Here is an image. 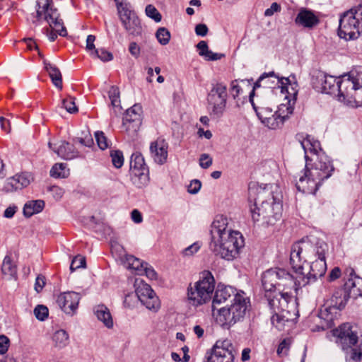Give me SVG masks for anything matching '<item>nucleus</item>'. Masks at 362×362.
I'll return each mask as SVG.
<instances>
[{
  "label": "nucleus",
  "mask_w": 362,
  "mask_h": 362,
  "mask_svg": "<svg viewBox=\"0 0 362 362\" xmlns=\"http://www.w3.org/2000/svg\"><path fill=\"white\" fill-rule=\"evenodd\" d=\"M327 248L325 242H317L313 245L303 238L291 247L290 262L295 275L278 267L263 273L262 283L264 296L272 310V324L277 329H284L286 324L293 323L298 316L296 302L291 291H297L325 275Z\"/></svg>",
  "instance_id": "obj_1"
},
{
  "label": "nucleus",
  "mask_w": 362,
  "mask_h": 362,
  "mask_svg": "<svg viewBox=\"0 0 362 362\" xmlns=\"http://www.w3.org/2000/svg\"><path fill=\"white\" fill-rule=\"evenodd\" d=\"M296 139L304 150L306 161L304 175L299 178L296 188L303 193L315 194L322 182L331 177L334 168L319 141L303 133L297 134Z\"/></svg>",
  "instance_id": "obj_2"
},
{
  "label": "nucleus",
  "mask_w": 362,
  "mask_h": 362,
  "mask_svg": "<svg viewBox=\"0 0 362 362\" xmlns=\"http://www.w3.org/2000/svg\"><path fill=\"white\" fill-rule=\"evenodd\" d=\"M311 83L315 90L334 95L338 100L356 107L362 106V70L336 78L322 71L315 70Z\"/></svg>",
  "instance_id": "obj_3"
},
{
  "label": "nucleus",
  "mask_w": 362,
  "mask_h": 362,
  "mask_svg": "<svg viewBox=\"0 0 362 362\" xmlns=\"http://www.w3.org/2000/svg\"><path fill=\"white\" fill-rule=\"evenodd\" d=\"M209 249L221 258L232 260L244 246L242 234L228 226V219L224 215H216L211 225Z\"/></svg>",
  "instance_id": "obj_4"
},
{
  "label": "nucleus",
  "mask_w": 362,
  "mask_h": 362,
  "mask_svg": "<svg viewBox=\"0 0 362 362\" xmlns=\"http://www.w3.org/2000/svg\"><path fill=\"white\" fill-rule=\"evenodd\" d=\"M335 342L346 354V359L358 361L362 356V351L358 347V335L349 323H344L332 330Z\"/></svg>",
  "instance_id": "obj_5"
},
{
  "label": "nucleus",
  "mask_w": 362,
  "mask_h": 362,
  "mask_svg": "<svg viewBox=\"0 0 362 362\" xmlns=\"http://www.w3.org/2000/svg\"><path fill=\"white\" fill-rule=\"evenodd\" d=\"M249 305V299L238 293L230 305L218 309L216 320L221 327L228 329L244 319Z\"/></svg>",
  "instance_id": "obj_6"
},
{
  "label": "nucleus",
  "mask_w": 362,
  "mask_h": 362,
  "mask_svg": "<svg viewBox=\"0 0 362 362\" xmlns=\"http://www.w3.org/2000/svg\"><path fill=\"white\" fill-rule=\"evenodd\" d=\"M214 291V279L209 272L203 273L202 277L194 286L189 285L187 288V300L190 305L199 306L211 298Z\"/></svg>",
  "instance_id": "obj_7"
},
{
  "label": "nucleus",
  "mask_w": 362,
  "mask_h": 362,
  "mask_svg": "<svg viewBox=\"0 0 362 362\" xmlns=\"http://www.w3.org/2000/svg\"><path fill=\"white\" fill-rule=\"evenodd\" d=\"M362 33V6L344 13L339 19V35L341 38L356 39Z\"/></svg>",
  "instance_id": "obj_8"
},
{
  "label": "nucleus",
  "mask_w": 362,
  "mask_h": 362,
  "mask_svg": "<svg viewBox=\"0 0 362 362\" xmlns=\"http://www.w3.org/2000/svg\"><path fill=\"white\" fill-rule=\"evenodd\" d=\"M248 202L250 204H281L283 194L280 189L272 185L262 187L256 182L248 185Z\"/></svg>",
  "instance_id": "obj_9"
},
{
  "label": "nucleus",
  "mask_w": 362,
  "mask_h": 362,
  "mask_svg": "<svg viewBox=\"0 0 362 362\" xmlns=\"http://www.w3.org/2000/svg\"><path fill=\"white\" fill-rule=\"evenodd\" d=\"M36 18L37 21L45 19L57 34L62 37L67 35V31L64 23L59 18V13L57 8L53 7L52 0H40L36 3Z\"/></svg>",
  "instance_id": "obj_10"
},
{
  "label": "nucleus",
  "mask_w": 362,
  "mask_h": 362,
  "mask_svg": "<svg viewBox=\"0 0 362 362\" xmlns=\"http://www.w3.org/2000/svg\"><path fill=\"white\" fill-rule=\"evenodd\" d=\"M264 87L266 88H280L281 93L295 95L297 93V83H291L289 78L280 77L274 71L263 73L255 83L253 89Z\"/></svg>",
  "instance_id": "obj_11"
},
{
  "label": "nucleus",
  "mask_w": 362,
  "mask_h": 362,
  "mask_svg": "<svg viewBox=\"0 0 362 362\" xmlns=\"http://www.w3.org/2000/svg\"><path fill=\"white\" fill-rule=\"evenodd\" d=\"M250 209L252 220L264 227L274 225L280 218L282 205H253Z\"/></svg>",
  "instance_id": "obj_12"
},
{
  "label": "nucleus",
  "mask_w": 362,
  "mask_h": 362,
  "mask_svg": "<svg viewBox=\"0 0 362 362\" xmlns=\"http://www.w3.org/2000/svg\"><path fill=\"white\" fill-rule=\"evenodd\" d=\"M228 98L227 86L223 83L213 84L207 96L209 109L211 115L220 117L224 112Z\"/></svg>",
  "instance_id": "obj_13"
},
{
  "label": "nucleus",
  "mask_w": 362,
  "mask_h": 362,
  "mask_svg": "<svg viewBox=\"0 0 362 362\" xmlns=\"http://www.w3.org/2000/svg\"><path fill=\"white\" fill-rule=\"evenodd\" d=\"M129 173L131 181L136 187L142 188L148 185L149 181L148 168L141 153L136 152L132 155Z\"/></svg>",
  "instance_id": "obj_14"
},
{
  "label": "nucleus",
  "mask_w": 362,
  "mask_h": 362,
  "mask_svg": "<svg viewBox=\"0 0 362 362\" xmlns=\"http://www.w3.org/2000/svg\"><path fill=\"white\" fill-rule=\"evenodd\" d=\"M235 349L228 339L218 340L214 345L207 362H233Z\"/></svg>",
  "instance_id": "obj_15"
},
{
  "label": "nucleus",
  "mask_w": 362,
  "mask_h": 362,
  "mask_svg": "<svg viewBox=\"0 0 362 362\" xmlns=\"http://www.w3.org/2000/svg\"><path fill=\"white\" fill-rule=\"evenodd\" d=\"M350 298H352V295L350 293V290L346 289L345 283L344 288H339L334 291L330 299V305L325 308L324 310H321L320 317L325 318L328 322L332 321V316H329L331 310H341L345 307Z\"/></svg>",
  "instance_id": "obj_16"
},
{
  "label": "nucleus",
  "mask_w": 362,
  "mask_h": 362,
  "mask_svg": "<svg viewBox=\"0 0 362 362\" xmlns=\"http://www.w3.org/2000/svg\"><path fill=\"white\" fill-rule=\"evenodd\" d=\"M80 300L81 295L78 293L67 291L58 296L57 303L66 314L73 315L78 308Z\"/></svg>",
  "instance_id": "obj_17"
},
{
  "label": "nucleus",
  "mask_w": 362,
  "mask_h": 362,
  "mask_svg": "<svg viewBox=\"0 0 362 362\" xmlns=\"http://www.w3.org/2000/svg\"><path fill=\"white\" fill-rule=\"evenodd\" d=\"M141 107L134 105L126 111L123 117L122 126L129 134L136 133L141 125Z\"/></svg>",
  "instance_id": "obj_18"
},
{
  "label": "nucleus",
  "mask_w": 362,
  "mask_h": 362,
  "mask_svg": "<svg viewBox=\"0 0 362 362\" xmlns=\"http://www.w3.org/2000/svg\"><path fill=\"white\" fill-rule=\"evenodd\" d=\"M49 148L59 157L65 160H71L79 156V152L76 149L74 144L61 141L57 144L49 143Z\"/></svg>",
  "instance_id": "obj_19"
},
{
  "label": "nucleus",
  "mask_w": 362,
  "mask_h": 362,
  "mask_svg": "<svg viewBox=\"0 0 362 362\" xmlns=\"http://www.w3.org/2000/svg\"><path fill=\"white\" fill-rule=\"evenodd\" d=\"M168 143L161 138L151 143L150 152L153 160L160 165L165 163L168 158Z\"/></svg>",
  "instance_id": "obj_20"
},
{
  "label": "nucleus",
  "mask_w": 362,
  "mask_h": 362,
  "mask_svg": "<svg viewBox=\"0 0 362 362\" xmlns=\"http://www.w3.org/2000/svg\"><path fill=\"white\" fill-rule=\"evenodd\" d=\"M31 176L28 173L16 174L8 178L4 185L3 190L12 192L28 187L30 183Z\"/></svg>",
  "instance_id": "obj_21"
},
{
  "label": "nucleus",
  "mask_w": 362,
  "mask_h": 362,
  "mask_svg": "<svg viewBox=\"0 0 362 362\" xmlns=\"http://www.w3.org/2000/svg\"><path fill=\"white\" fill-rule=\"evenodd\" d=\"M344 274L349 277L346 281V288L350 290L352 298L362 297V278L356 275L354 269L351 267L346 269Z\"/></svg>",
  "instance_id": "obj_22"
},
{
  "label": "nucleus",
  "mask_w": 362,
  "mask_h": 362,
  "mask_svg": "<svg viewBox=\"0 0 362 362\" xmlns=\"http://www.w3.org/2000/svg\"><path fill=\"white\" fill-rule=\"evenodd\" d=\"M295 23L298 26L306 28H313L319 23V18L313 11L305 8L299 10L296 18Z\"/></svg>",
  "instance_id": "obj_23"
},
{
  "label": "nucleus",
  "mask_w": 362,
  "mask_h": 362,
  "mask_svg": "<svg viewBox=\"0 0 362 362\" xmlns=\"http://www.w3.org/2000/svg\"><path fill=\"white\" fill-rule=\"evenodd\" d=\"M267 108H262L259 112H257L261 122L271 129H276L281 127L286 117L281 115L279 112L271 114V117H266L264 114L267 113Z\"/></svg>",
  "instance_id": "obj_24"
},
{
  "label": "nucleus",
  "mask_w": 362,
  "mask_h": 362,
  "mask_svg": "<svg viewBox=\"0 0 362 362\" xmlns=\"http://www.w3.org/2000/svg\"><path fill=\"white\" fill-rule=\"evenodd\" d=\"M238 293H235V291L231 286H218L213 298L212 303L214 310L216 309V305H219L228 300L230 303L233 302L234 297L236 296Z\"/></svg>",
  "instance_id": "obj_25"
},
{
  "label": "nucleus",
  "mask_w": 362,
  "mask_h": 362,
  "mask_svg": "<svg viewBox=\"0 0 362 362\" xmlns=\"http://www.w3.org/2000/svg\"><path fill=\"white\" fill-rule=\"evenodd\" d=\"M121 23L129 35L134 37L141 36L142 35L143 28L141 20L137 15L124 19L122 21Z\"/></svg>",
  "instance_id": "obj_26"
},
{
  "label": "nucleus",
  "mask_w": 362,
  "mask_h": 362,
  "mask_svg": "<svg viewBox=\"0 0 362 362\" xmlns=\"http://www.w3.org/2000/svg\"><path fill=\"white\" fill-rule=\"evenodd\" d=\"M44 66L46 71L48 73L52 83L59 90L62 89V76L60 70L59 68L47 62L46 60L44 61Z\"/></svg>",
  "instance_id": "obj_27"
},
{
  "label": "nucleus",
  "mask_w": 362,
  "mask_h": 362,
  "mask_svg": "<svg viewBox=\"0 0 362 362\" xmlns=\"http://www.w3.org/2000/svg\"><path fill=\"white\" fill-rule=\"evenodd\" d=\"M94 313L98 320L101 321L107 328L113 327V320L110 310L104 305H98L95 307Z\"/></svg>",
  "instance_id": "obj_28"
},
{
  "label": "nucleus",
  "mask_w": 362,
  "mask_h": 362,
  "mask_svg": "<svg viewBox=\"0 0 362 362\" xmlns=\"http://www.w3.org/2000/svg\"><path fill=\"white\" fill-rule=\"evenodd\" d=\"M197 48L199 50V54L204 57L206 60L215 61L221 59L224 57V54L219 53H214L212 51L209 49L207 43L202 40L197 45Z\"/></svg>",
  "instance_id": "obj_29"
},
{
  "label": "nucleus",
  "mask_w": 362,
  "mask_h": 362,
  "mask_svg": "<svg viewBox=\"0 0 362 362\" xmlns=\"http://www.w3.org/2000/svg\"><path fill=\"white\" fill-rule=\"evenodd\" d=\"M134 286L136 287L135 294L140 302L155 293L151 286L143 281L136 280Z\"/></svg>",
  "instance_id": "obj_30"
},
{
  "label": "nucleus",
  "mask_w": 362,
  "mask_h": 362,
  "mask_svg": "<svg viewBox=\"0 0 362 362\" xmlns=\"http://www.w3.org/2000/svg\"><path fill=\"white\" fill-rule=\"evenodd\" d=\"M1 272L7 278H11L16 275V265L13 262L11 257L8 255H6L3 260Z\"/></svg>",
  "instance_id": "obj_31"
},
{
  "label": "nucleus",
  "mask_w": 362,
  "mask_h": 362,
  "mask_svg": "<svg viewBox=\"0 0 362 362\" xmlns=\"http://www.w3.org/2000/svg\"><path fill=\"white\" fill-rule=\"evenodd\" d=\"M50 176L54 178H66L69 175V169L66 163H56L50 170Z\"/></svg>",
  "instance_id": "obj_32"
},
{
  "label": "nucleus",
  "mask_w": 362,
  "mask_h": 362,
  "mask_svg": "<svg viewBox=\"0 0 362 362\" xmlns=\"http://www.w3.org/2000/svg\"><path fill=\"white\" fill-rule=\"evenodd\" d=\"M145 263L141 259L132 256L128 255L126 257V267L129 269L136 271L138 274H142V269L145 266Z\"/></svg>",
  "instance_id": "obj_33"
},
{
  "label": "nucleus",
  "mask_w": 362,
  "mask_h": 362,
  "mask_svg": "<svg viewBox=\"0 0 362 362\" xmlns=\"http://www.w3.org/2000/svg\"><path fill=\"white\" fill-rule=\"evenodd\" d=\"M141 303L145 305L147 309L153 312H157L160 306V300L155 293L146 297L141 300Z\"/></svg>",
  "instance_id": "obj_34"
},
{
  "label": "nucleus",
  "mask_w": 362,
  "mask_h": 362,
  "mask_svg": "<svg viewBox=\"0 0 362 362\" xmlns=\"http://www.w3.org/2000/svg\"><path fill=\"white\" fill-rule=\"evenodd\" d=\"M53 341L57 346L64 347L68 343L69 335L63 329L58 330L53 335Z\"/></svg>",
  "instance_id": "obj_35"
},
{
  "label": "nucleus",
  "mask_w": 362,
  "mask_h": 362,
  "mask_svg": "<svg viewBox=\"0 0 362 362\" xmlns=\"http://www.w3.org/2000/svg\"><path fill=\"white\" fill-rule=\"evenodd\" d=\"M117 10L120 21L136 15L134 11L131 8L129 2L124 4L123 6H120Z\"/></svg>",
  "instance_id": "obj_36"
},
{
  "label": "nucleus",
  "mask_w": 362,
  "mask_h": 362,
  "mask_svg": "<svg viewBox=\"0 0 362 362\" xmlns=\"http://www.w3.org/2000/svg\"><path fill=\"white\" fill-rule=\"evenodd\" d=\"M103 219L104 218L102 216L90 215L87 216H83L81 218V221L89 227L95 228L96 225L103 223Z\"/></svg>",
  "instance_id": "obj_37"
},
{
  "label": "nucleus",
  "mask_w": 362,
  "mask_h": 362,
  "mask_svg": "<svg viewBox=\"0 0 362 362\" xmlns=\"http://www.w3.org/2000/svg\"><path fill=\"white\" fill-rule=\"evenodd\" d=\"M108 96L111 101V105L114 107L121 108L120 99H119V90L117 87L112 86L108 91Z\"/></svg>",
  "instance_id": "obj_38"
},
{
  "label": "nucleus",
  "mask_w": 362,
  "mask_h": 362,
  "mask_svg": "<svg viewBox=\"0 0 362 362\" xmlns=\"http://www.w3.org/2000/svg\"><path fill=\"white\" fill-rule=\"evenodd\" d=\"M158 41L162 45H167L170 39V33L165 28H159L156 33Z\"/></svg>",
  "instance_id": "obj_39"
},
{
  "label": "nucleus",
  "mask_w": 362,
  "mask_h": 362,
  "mask_svg": "<svg viewBox=\"0 0 362 362\" xmlns=\"http://www.w3.org/2000/svg\"><path fill=\"white\" fill-rule=\"evenodd\" d=\"M112 163L116 168H120L124 164V156L121 151L115 150L110 153Z\"/></svg>",
  "instance_id": "obj_40"
},
{
  "label": "nucleus",
  "mask_w": 362,
  "mask_h": 362,
  "mask_svg": "<svg viewBox=\"0 0 362 362\" xmlns=\"http://www.w3.org/2000/svg\"><path fill=\"white\" fill-rule=\"evenodd\" d=\"M45 205H24L23 209V215L25 217H30L34 214L41 212Z\"/></svg>",
  "instance_id": "obj_41"
},
{
  "label": "nucleus",
  "mask_w": 362,
  "mask_h": 362,
  "mask_svg": "<svg viewBox=\"0 0 362 362\" xmlns=\"http://www.w3.org/2000/svg\"><path fill=\"white\" fill-rule=\"evenodd\" d=\"M33 313L37 320L44 321L48 317L49 310L45 305H37L35 308Z\"/></svg>",
  "instance_id": "obj_42"
},
{
  "label": "nucleus",
  "mask_w": 362,
  "mask_h": 362,
  "mask_svg": "<svg viewBox=\"0 0 362 362\" xmlns=\"http://www.w3.org/2000/svg\"><path fill=\"white\" fill-rule=\"evenodd\" d=\"M145 12L148 17L153 19L157 23L160 22L162 19L161 14L153 5H147L145 9Z\"/></svg>",
  "instance_id": "obj_43"
},
{
  "label": "nucleus",
  "mask_w": 362,
  "mask_h": 362,
  "mask_svg": "<svg viewBox=\"0 0 362 362\" xmlns=\"http://www.w3.org/2000/svg\"><path fill=\"white\" fill-rule=\"evenodd\" d=\"M92 57L98 58L103 62H109L113 59L112 54L104 49H98L97 50L94 51V54L92 55Z\"/></svg>",
  "instance_id": "obj_44"
},
{
  "label": "nucleus",
  "mask_w": 362,
  "mask_h": 362,
  "mask_svg": "<svg viewBox=\"0 0 362 362\" xmlns=\"http://www.w3.org/2000/svg\"><path fill=\"white\" fill-rule=\"evenodd\" d=\"M95 137L98 146L101 150H105L109 147V141L103 132H96Z\"/></svg>",
  "instance_id": "obj_45"
},
{
  "label": "nucleus",
  "mask_w": 362,
  "mask_h": 362,
  "mask_svg": "<svg viewBox=\"0 0 362 362\" xmlns=\"http://www.w3.org/2000/svg\"><path fill=\"white\" fill-rule=\"evenodd\" d=\"M86 260L83 257L77 256L74 257L70 265V270L71 272L79 268L85 267Z\"/></svg>",
  "instance_id": "obj_46"
},
{
  "label": "nucleus",
  "mask_w": 362,
  "mask_h": 362,
  "mask_svg": "<svg viewBox=\"0 0 362 362\" xmlns=\"http://www.w3.org/2000/svg\"><path fill=\"white\" fill-rule=\"evenodd\" d=\"M62 105L70 113L75 112L78 110L72 98L63 100Z\"/></svg>",
  "instance_id": "obj_47"
},
{
  "label": "nucleus",
  "mask_w": 362,
  "mask_h": 362,
  "mask_svg": "<svg viewBox=\"0 0 362 362\" xmlns=\"http://www.w3.org/2000/svg\"><path fill=\"white\" fill-rule=\"evenodd\" d=\"M138 301H139V300H138L136 295L134 293H131L126 295L124 304L128 308H132L136 305Z\"/></svg>",
  "instance_id": "obj_48"
},
{
  "label": "nucleus",
  "mask_w": 362,
  "mask_h": 362,
  "mask_svg": "<svg viewBox=\"0 0 362 362\" xmlns=\"http://www.w3.org/2000/svg\"><path fill=\"white\" fill-rule=\"evenodd\" d=\"M200 244L197 242V243H194L193 244H192L191 245H189V247H186L183 251H182V255L185 257H190V256H192L194 254H195L196 252H197L199 251V250L200 249Z\"/></svg>",
  "instance_id": "obj_49"
},
{
  "label": "nucleus",
  "mask_w": 362,
  "mask_h": 362,
  "mask_svg": "<svg viewBox=\"0 0 362 362\" xmlns=\"http://www.w3.org/2000/svg\"><path fill=\"white\" fill-rule=\"evenodd\" d=\"M95 40V36L93 35H89L87 37L86 39V49L90 56H92L94 54V51L97 50L98 49L95 48L94 42Z\"/></svg>",
  "instance_id": "obj_50"
},
{
  "label": "nucleus",
  "mask_w": 362,
  "mask_h": 362,
  "mask_svg": "<svg viewBox=\"0 0 362 362\" xmlns=\"http://www.w3.org/2000/svg\"><path fill=\"white\" fill-rule=\"evenodd\" d=\"M73 143H79L83 146L90 147L93 144V140L90 135H86L84 138L76 137L73 139Z\"/></svg>",
  "instance_id": "obj_51"
},
{
  "label": "nucleus",
  "mask_w": 362,
  "mask_h": 362,
  "mask_svg": "<svg viewBox=\"0 0 362 362\" xmlns=\"http://www.w3.org/2000/svg\"><path fill=\"white\" fill-rule=\"evenodd\" d=\"M199 165L204 169L209 168L212 165V158L209 154L203 153L199 158Z\"/></svg>",
  "instance_id": "obj_52"
},
{
  "label": "nucleus",
  "mask_w": 362,
  "mask_h": 362,
  "mask_svg": "<svg viewBox=\"0 0 362 362\" xmlns=\"http://www.w3.org/2000/svg\"><path fill=\"white\" fill-rule=\"evenodd\" d=\"M144 273L146 276L150 279H156L157 273L155 272L153 268L149 266L147 263H145V266L142 269V273Z\"/></svg>",
  "instance_id": "obj_53"
},
{
  "label": "nucleus",
  "mask_w": 362,
  "mask_h": 362,
  "mask_svg": "<svg viewBox=\"0 0 362 362\" xmlns=\"http://www.w3.org/2000/svg\"><path fill=\"white\" fill-rule=\"evenodd\" d=\"M201 187V182L199 180H194L188 186V192L190 194H196L199 191Z\"/></svg>",
  "instance_id": "obj_54"
},
{
  "label": "nucleus",
  "mask_w": 362,
  "mask_h": 362,
  "mask_svg": "<svg viewBox=\"0 0 362 362\" xmlns=\"http://www.w3.org/2000/svg\"><path fill=\"white\" fill-rule=\"evenodd\" d=\"M45 285V277L42 275H38L35 279V290L40 293Z\"/></svg>",
  "instance_id": "obj_55"
},
{
  "label": "nucleus",
  "mask_w": 362,
  "mask_h": 362,
  "mask_svg": "<svg viewBox=\"0 0 362 362\" xmlns=\"http://www.w3.org/2000/svg\"><path fill=\"white\" fill-rule=\"evenodd\" d=\"M289 349V343L286 339H284L279 345L277 354L279 356L286 355Z\"/></svg>",
  "instance_id": "obj_56"
},
{
  "label": "nucleus",
  "mask_w": 362,
  "mask_h": 362,
  "mask_svg": "<svg viewBox=\"0 0 362 362\" xmlns=\"http://www.w3.org/2000/svg\"><path fill=\"white\" fill-rule=\"evenodd\" d=\"M281 11V6L276 3L274 2L272 4L269 8H267L264 11L265 16H272L274 15L275 12H279Z\"/></svg>",
  "instance_id": "obj_57"
},
{
  "label": "nucleus",
  "mask_w": 362,
  "mask_h": 362,
  "mask_svg": "<svg viewBox=\"0 0 362 362\" xmlns=\"http://www.w3.org/2000/svg\"><path fill=\"white\" fill-rule=\"evenodd\" d=\"M208 31V27L205 24L200 23L197 25L195 27V33L198 36L204 37L207 35Z\"/></svg>",
  "instance_id": "obj_58"
},
{
  "label": "nucleus",
  "mask_w": 362,
  "mask_h": 362,
  "mask_svg": "<svg viewBox=\"0 0 362 362\" xmlns=\"http://www.w3.org/2000/svg\"><path fill=\"white\" fill-rule=\"evenodd\" d=\"M129 51L135 58H138L140 55V47L135 42H130L129 45Z\"/></svg>",
  "instance_id": "obj_59"
},
{
  "label": "nucleus",
  "mask_w": 362,
  "mask_h": 362,
  "mask_svg": "<svg viewBox=\"0 0 362 362\" xmlns=\"http://www.w3.org/2000/svg\"><path fill=\"white\" fill-rule=\"evenodd\" d=\"M230 93L234 99L238 96L241 90L240 86L238 85L237 81H233L230 84Z\"/></svg>",
  "instance_id": "obj_60"
},
{
  "label": "nucleus",
  "mask_w": 362,
  "mask_h": 362,
  "mask_svg": "<svg viewBox=\"0 0 362 362\" xmlns=\"http://www.w3.org/2000/svg\"><path fill=\"white\" fill-rule=\"evenodd\" d=\"M8 339L4 335L0 336V354L6 353L8 347Z\"/></svg>",
  "instance_id": "obj_61"
},
{
  "label": "nucleus",
  "mask_w": 362,
  "mask_h": 362,
  "mask_svg": "<svg viewBox=\"0 0 362 362\" xmlns=\"http://www.w3.org/2000/svg\"><path fill=\"white\" fill-rule=\"evenodd\" d=\"M49 191L53 194V197L55 198L56 200H58V199L62 197L63 195L62 189L57 186L51 187Z\"/></svg>",
  "instance_id": "obj_62"
},
{
  "label": "nucleus",
  "mask_w": 362,
  "mask_h": 362,
  "mask_svg": "<svg viewBox=\"0 0 362 362\" xmlns=\"http://www.w3.org/2000/svg\"><path fill=\"white\" fill-rule=\"evenodd\" d=\"M341 269L339 267H334L329 274V280L334 281L341 276Z\"/></svg>",
  "instance_id": "obj_63"
},
{
  "label": "nucleus",
  "mask_w": 362,
  "mask_h": 362,
  "mask_svg": "<svg viewBox=\"0 0 362 362\" xmlns=\"http://www.w3.org/2000/svg\"><path fill=\"white\" fill-rule=\"evenodd\" d=\"M132 219L136 223H139L142 221L141 214L137 210L134 209L131 213Z\"/></svg>",
  "instance_id": "obj_64"
}]
</instances>
